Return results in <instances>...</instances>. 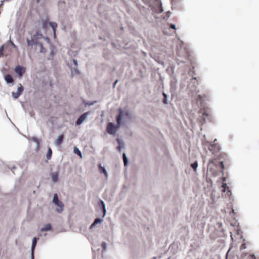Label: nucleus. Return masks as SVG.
<instances>
[{
	"label": "nucleus",
	"mask_w": 259,
	"mask_h": 259,
	"mask_svg": "<svg viewBox=\"0 0 259 259\" xmlns=\"http://www.w3.org/2000/svg\"><path fill=\"white\" fill-rule=\"evenodd\" d=\"M211 164L215 167L217 172L223 173L225 165H229V159L227 155L225 153H220L215 155V157L211 161Z\"/></svg>",
	"instance_id": "obj_1"
},
{
	"label": "nucleus",
	"mask_w": 259,
	"mask_h": 259,
	"mask_svg": "<svg viewBox=\"0 0 259 259\" xmlns=\"http://www.w3.org/2000/svg\"><path fill=\"white\" fill-rule=\"evenodd\" d=\"M53 202L56 206H58L59 208H57L56 209V211L58 213H61L63 210L64 204L63 203L59 200L58 196L57 194L54 195Z\"/></svg>",
	"instance_id": "obj_2"
},
{
	"label": "nucleus",
	"mask_w": 259,
	"mask_h": 259,
	"mask_svg": "<svg viewBox=\"0 0 259 259\" xmlns=\"http://www.w3.org/2000/svg\"><path fill=\"white\" fill-rule=\"evenodd\" d=\"M226 178L225 177H223L222 178L223 183L222 186V191L223 193L226 192V193L225 195L228 197H230L231 196V195H232V193H231V191H230V190L229 189V187L227 186V184L224 183L226 181Z\"/></svg>",
	"instance_id": "obj_3"
},
{
	"label": "nucleus",
	"mask_w": 259,
	"mask_h": 259,
	"mask_svg": "<svg viewBox=\"0 0 259 259\" xmlns=\"http://www.w3.org/2000/svg\"><path fill=\"white\" fill-rule=\"evenodd\" d=\"M118 111L119 114L117 116H119L121 119H122V118L129 117L130 115V111L126 108H124L123 110L122 108H120L118 109Z\"/></svg>",
	"instance_id": "obj_4"
},
{
	"label": "nucleus",
	"mask_w": 259,
	"mask_h": 259,
	"mask_svg": "<svg viewBox=\"0 0 259 259\" xmlns=\"http://www.w3.org/2000/svg\"><path fill=\"white\" fill-rule=\"evenodd\" d=\"M221 149L220 145L217 139H214L211 143V152L218 153Z\"/></svg>",
	"instance_id": "obj_5"
},
{
	"label": "nucleus",
	"mask_w": 259,
	"mask_h": 259,
	"mask_svg": "<svg viewBox=\"0 0 259 259\" xmlns=\"http://www.w3.org/2000/svg\"><path fill=\"white\" fill-rule=\"evenodd\" d=\"M106 131L110 135H114L116 133L115 125L112 122H109L107 126Z\"/></svg>",
	"instance_id": "obj_6"
},
{
	"label": "nucleus",
	"mask_w": 259,
	"mask_h": 259,
	"mask_svg": "<svg viewBox=\"0 0 259 259\" xmlns=\"http://www.w3.org/2000/svg\"><path fill=\"white\" fill-rule=\"evenodd\" d=\"M90 114V112H85L81 114L78 118L76 122V125H80L83 122L85 121L88 117V116Z\"/></svg>",
	"instance_id": "obj_7"
},
{
	"label": "nucleus",
	"mask_w": 259,
	"mask_h": 259,
	"mask_svg": "<svg viewBox=\"0 0 259 259\" xmlns=\"http://www.w3.org/2000/svg\"><path fill=\"white\" fill-rule=\"evenodd\" d=\"M23 91V87L21 83H19V87L17 89V92L16 93H15L14 92L12 93V97L15 99L18 98V97L21 95Z\"/></svg>",
	"instance_id": "obj_8"
},
{
	"label": "nucleus",
	"mask_w": 259,
	"mask_h": 259,
	"mask_svg": "<svg viewBox=\"0 0 259 259\" xmlns=\"http://www.w3.org/2000/svg\"><path fill=\"white\" fill-rule=\"evenodd\" d=\"M15 71L16 73L19 76H22L23 73L25 72V68L20 65H18L15 67Z\"/></svg>",
	"instance_id": "obj_9"
},
{
	"label": "nucleus",
	"mask_w": 259,
	"mask_h": 259,
	"mask_svg": "<svg viewBox=\"0 0 259 259\" xmlns=\"http://www.w3.org/2000/svg\"><path fill=\"white\" fill-rule=\"evenodd\" d=\"M99 170L101 174H103L107 178L108 177V172L105 167L102 166L101 164L98 165Z\"/></svg>",
	"instance_id": "obj_10"
},
{
	"label": "nucleus",
	"mask_w": 259,
	"mask_h": 259,
	"mask_svg": "<svg viewBox=\"0 0 259 259\" xmlns=\"http://www.w3.org/2000/svg\"><path fill=\"white\" fill-rule=\"evenodd\" d=\"M5 79L6 82L8 84L13 83L14 81V79L12 76L10 74H8L5 75Z\"/></svg>",
	"instance_id": "obj_11"
},
{
	"label": "nucleus",
	"mask_w": 259,
	"mask_h": 259,
	"mask_svg": "<svg viewBox=\"0 0 259 259\" xmlns=\"http://www.w3.org/2000/svg\"><path fill=\"white\" fill-rule=\"evenodd\" d=\"M26 40L28 46L31 47H32L33 45H37V44L38 42V41H36L32 37H31V39L27 38Z\"/></svg>",
	"instance_id": "obj_12"
},
{
	"label": "nucleus",
	"mask_w": 259,
	"mask_h": 259,
	"mask_svg": "<svg viewBox=\"0 0 259 259\" xmlns=\"http://www.w3.org/2000/svg\"><path fill=\"white\" fill-rule=\"evenodd\" d=\"M103 222V219H100V218H96L95 220H94V222H93V224H92V225L90 226V228L91 229L94 228L95 227V226L98 224H100V223H101Z\"/></svg>",
	"instance_id": "obj_13"
},
{
	"label": "nucleus",
	"mask_w": 259,
	"mask_h": 259,
	"mask_svg": "<svg viewBox=\"0 0 259 259\" xmlns=\"http://www.w3.org/2000/svg\"><path fill=\"white\" fill-rule=\"evenodd\" d=\"M63 136L62 135H60L58 136L57 139L55 141L54 144L56 146L59 145L63 142Z\"/></svg>",
	"instance_id": "obj_14"
},
{
	"label": "nucleus",
	"mask_w": 259,
	"mask_h": 259,
	"mask_svg": "<svg viewBox=\"0 0 259 259\" xmlns=\"http://www.w3.org/2000/svg\"><path fill=\"white\" fill-rule=\"evenodd\" d=\"M241 259H256V257L254 254L245 253L242 255Z\"/></svg>",
	"instance_id": "obj_15"
},
{
	"label": "nucleus",
	"mask_w": 259,
	"mask_h": 259,
	"mask_svg": "<svg viewBox=\"0 0 259 259\" xmlns=\"http://www.w3.org/2000/svg\"><path fill=\"white\" fill-rule=\"evenodd\" d=\"M31 37L36 41H37V40L39 39L42 37V35L41 33L39 32L38 31H37L34 35L31 36Z\"/></svg>",
	"instance_id": "obj_16"
},
{
	"label": "nucleus",
	"mask_w": 259,
	"mask_h": 259,
	"mask_svg": "<svg viewBox=\"0 0 259 259\" xmlns=\"http://www.w3.org/2000/svg\"><path fill=\"white\" fill-rule=\"evenodd\" d=\"M51 178L52 181L54 183L58 181V172L56 171L51 174Z\"/></svg>",
	"instance_id": "obj_17"
},
{
	"label": "nucleus",
	"mask_w": 259,
	"mask_h": 259,
	"mask_svg": "<svg viewBox=\"0 0 259 259\" xmlns=\"http://www.w3.org/2000/svg\"><path fill=\"white\" fill-rule=\"evenodd\" d=\"M100 204L101 206V207H102L103 208V217H105V215H106V205H105V202L102 200H100Z\"/></svg>",
	"instance_id": "obj_18"
},
{
	"label": "nucleus",
	"mask_w": 259,
	"mask_h": 259,
	"mask_svg": "<svg viewBox=\"0 0 259 259\" xmlns=\"http://www.w3.org/2000/svg\"><path fill=\"white\" fill-rule=\"evenodd\" d=\"M37 238L36 237H34L32 239L31 250L34 251L36 243H37Z\"/></svg>",
	"instance_id": "obj_19"
},
{
	"label": "nucleus",
	"mask_w": 259,
	"mask_h": 259,
	"mask_svg": "<svg viewBox=\"0 0 259 259\" xmlns=\"http://www.w3.org/2000/svg\"><path fill=\"white\" fill-rule=\"evenodd\" d=\"M52 229L51 225L50 224H47L44 227L41 228L40 231L41 232H45L49 231Z\"/></svg>",
	"instance_id": "obj_20"
},
{
	"label": "nucleus",
	"mask_w": 259,
	"mask_h": 259,
	"mask_svg": "<svg viewBox=\"0 0 259 259\" xmlns=\"http://www.w3.org/2000/svg\"><path fill=\"white\" fill-rule=\"evenodd\" d=\"M49 24L52 27V29L53 30L54 33V35H55V31H56V28L57 27V24L56 22H50L49 23Z\"/></svg>",
	"instance_id": "obj_21"
},
{
	"label": "nucleus",
	"mask_w": 259,
	"mask_h": 259,
	"mask_svg": "<svg viewBox=\"0 0 259 259\" xmlns=\"http://www.w3.org/2000/svg\"><path fill=\"white\" fill-rule=\"evenodd\" d=\"M117 142L118 144V146L117 147V149H118V150L119 151H121L122 149L123 148L124 145L122 143V141L119 139H117Z\"/></svg>",
	"instance_id": "obj_22"
},
{
	"label": "nucleus",
	"mask_w": 259,
	"mask_h": 259,
	"mask_svg": "<svg viewBox=\"0 0 259 259\" xmlns=\"http://www.w3.org/2000/svg\"><path fill=\"white\" fill-rule=\"evenodd\" d=\"M217 228L218 231L222 233L223 232V228H222V224L221 222H218L217 224V226L215 227Z\"/></svg>",
	"instance_id": "obj_23"
},
{
	"label": "nucleus",
	"mask_w": 259,
	"mask_h": 259,
	"mask_svg": "<svg viewBox=\"0 0 259 259\" xmlns=\"http://www.w3.org/2000/svg\"><path fill=\"white\" fill-rule=\"evenodd\" d=\"M123 161L124 166H127L128 163V159L125 153H123L122 155Z\"/></svg>",
	"instance_id": "obj_24"
},
{
	"label": "nucleus",
	"mask_w": 259,
	"mask_h": 259,
	"mask_svg": "<svg viewBox=\"0 0 259 259\" xmlns=\"http://www.w3.org/2000/svg\"><path fill=\"white\" fill-rule=\"evenodd\" d=\"M52 151L51 149L49 147L48 150V152L47 154V158L48 160L50 159L52 156Z\"/></svg>",
	"instance_id": "obj_25"
},
{
	"label": "nucleus",
	"mask_w": 259,
	"mask_h": 259,
	"mask_svg": "<svg viewBox=\"0 0 259 259\" xmlns=\"http://www.w3.org/2000/svg\"><path fill=\"white\" fill-rule=\"evenodd\" d=\"M73 151H74V153L75 154H77L78 155L80 156V157H81L82 155H81V151H80V150L77 148V147H74V149H73Z\"/></svg>",
	"instance_id": "obj_26"
},
{
	"label": "nucleus",
	"mask_w": 259,
	"mask_h": 259,
	"mask_svg": "<svg viewBox=\"0 0 259 259\" xmlns=\"http://www.w3.org/2000/svg\"><path fill=\"white\" fill-rule=\"evenodd\" d=\"M48 23L47 20H42V27L44 29L46 30L47 29Z\"/></svg>",
	"instance_id": "obj_27"
},
{
	"label": "nucleus",
	"mask_w": 259,
	"mask_h": 259,
	"mask_svg": "<svg viewBox=\"0 0 259 259\" xmlns=\"http://www.w3.org/2000/svg\"><path fill=\"white\" fill-rule=\"evenodd\" d=\"M121 119L119 116H117V124L115 125L116 128L120 127L121 125Z\"/></svg>",
	"instance_id": "obj_28"
},
{
	"label": "nucleus",
	"mask_w": 259,
	"mask_h": 259,
	"mask_svg": "<svg viewBox=\"0 0 259 259\" xmlns=\"http://www.w3.org/2000/svg\"><path fill=\"white\" fill-rule=\"evenodd\" d=\"M191 167L196 171V169L198 167V162L197 161L191 164Z\"/></svg>",
	"instance_id": "obj_29"
},
{
	"label": "nucleus",
	"mask_w": 259,
	"mask_h": 259,
	"mask_svg": "<svg viewBox=\"0 0 259 259\" xmlns=\"http://www.w3.org/2000/svg\"><path fill=\"white\" fill-rule=\"evenodd\" d=\"M37 46H38L40 48V53H44L45 49L43 47L42 44L41 42H38Z\"/></svg>",
	"instance_id": "obj_30"
},
{
	"label": "nucleus",
	"mask_w": 259,
	"mask_h": 259,
	"mask_svg": "<svg viewBox=\"0 0 259 259\" xmlns=\"http://www.w3.org/2000/svg\"><path fill=\"white\" fill-rule=\"evenodd\" d=\"M102 247H103V249L105 251H106L107 250V244L106 242H103L102 244Z\"/></svg>",
	"instance_id": "obj_31"
},
{
	"label": "nucleus",
	"mask_w": 259,
	"mask_h": 259,
	"mask_svg": "<svg viewBox=\"0 0 259 259\" xmlns=\"http://www.w3.org/2000/svg\"><path fill=\"white\" fill-rule=\"evenodd\" d=\"M162 95H163V96L164 97V101H163V102H164V103L165 104H167V95L164 92H163Z\"/></svg>",
	"instance_id": "obj_32"
},
{
	"label": "nucleus",
	"mask_w": 259,
	"mask_h": 259,
	"mask_svg": "<svg viewBox=\"0 0 259 259\" xmlns=\"http://www.w3.org/2000/svg\"><path fill=\"white\" fill-rule=\"evenodd\" d=\"M171 15V12L168 11L166 12V16L164 17L163 19L165 20H167V19L170 17Z\"/></svg>",
	"instance_id": "obj_33"
},
{
	"label": "nucleus",
	"mask_w": 259,
	"mask_h": 259,
	"mask_svg": "<svg viewBox=\"0 0 259 259\" xmlns=\"http://www.w3.org/2000/svg\"><path fill=\"white\" fill-rule=\"evenodd\" d=\"M4 49V45L0 47V57L3 55V52Z\"/></svg>",
	"instance_id": "obj_34"
},
{
	"label": "nucleus",
	"mask_w": 259,
	"mask_h": 259,
	"mask_svg": "<svg viewBox=\"0 0 259 259\" xmlns=\"http://www.w3.org/2000/svg\"><path fill=\"white\" fill-rule=\"evenodd\" d=\"M72 74L75 73V74H78L79 73V70L77 69H74L71 71Z\"/></svg>",
	"instance_id": "obj_35"
},
{
	"label": "nucleus",
	"mask_w": 259,
	"mask_h": 259,
	"mask_svg": "<svg viewBox=\"0 0 259 259\" xmlns=\"http://www.w3.org/2000/svg\"><path fill=\"white\" fill-rule=\"evenodd\" d=\"M9 41H10V44L12 45V46L14 49H17V46L13 43V42L12 41H11V39H10Z\"/></svg>",
	"instance_id": "obj_36"
},
{
	"label": "nucleus",
	"mask_w": 259,
	"mask_h": 259,
	"mask_svg": "<svg viewBox=\"0 0 259 259\" xmlns=\"http://www.w3.org/2000/svg\"><path fill=\"white\" fill-rule=\"evenodd\" d=\"M246 248L245 243H243L240 246V250L244 249Z\"/></svg>",
	"instance_id": "obj_37"
},
{
	"label": "nucleus",
	"mask_w": 259,
	"mask_h": 259,
	"mask_svg": "<svg viewBox=\"0 0 259 259\" xmlns=\"http://www.w3.org/2000/svg\"><path fill=\"white\" fill-rule=\"evenodd\" d=\"M162 3L161 2H159V7H160V13H161L163 12V10L162 7Z\"/></svg>",
	"instance_id": "obj_38"
},
{
	"label": "nucleus",
	"mask_w": 259,
	"mask_h": 259,
	"mask_svg": "<svg viewBox=\"0 0 259 259\" xmlns=\"http://www.w3.org/2000/svg\"><path fill=\"white\" fill-rule=\"evenodd\" d=\"M176 82L175 81H172L171 82V87L176 88Z\"/></svg>",
	"instance_id": "obj_39"
},
{
	"label": "nucleus",
	"mask_w": 259,
	"mask_h": 259,
	"mask_svg": "<svg viewBox=\"0 0 259 259\" xmlns=\"http://www.w3.org/2000/svg\"><path fill=\"white\" fill-rule=\"evenodd\" d=\"M72 61H73V64L75 65V66H77L78 65V62L76 60H75V59H73L72 60Z\"/></svg>",
	"instance_id": "obj_40"
},
{
	"label": "nucleus",
	"mask_w": 259,
	"mask_h": 259,
	"mask_svg": "<svg viewBox=\"0 0 259 259\" xmlns=\"http://www.w3.org/2000/svg\"><path fill=\"white\" fill-rule=\"evenodd\" d=\"M34 251L33 250H31V258L34 259Z\"/></svg>",
	"instance_id": "obj_41"
},
{
	"label": "nucleus",
	"mask_w": 259,
	"mask_h": 259,
	"mask_svg": "<svg viewBox=\"0 0 259 259\" xmlns=\"http://www.w3.org/2000/svg\"><path fill=\"white\" fill-rule=\"evenodd\" d=\"M170 28L173 29H176V26L175 24H170Z\"/></svg>",
	"instance_id": "obj_42"
},
{
	"label": "nucleus",
	"mask_w": 259,
	"mask_h": 259,
	"mask_svg": "<svg viewBox=\"0 0 259 259\" xmlns=\"http://www.w3.org/2000/svg\"><path fill=\"white\" fill-rule=\"evenodd\" d=\"M117 82H118V80H116L113 82V88H115V86H116V84H117Z\"/></svg>",
	"instance_id": "obj_43"
},
{
	"label": "nucleus",
	"mask_w": 259,
	"mask_h": 259,
	"mask_svg": "<svg viewBox=\"0 0 259 259\" xmlns=\"http://www.w3.org/2000/svg\"><path fill=\"white\" fill-rule=\"evenodd\" d=\"M36 1L37 3H39L40 1V0H36Z\"/></svg>",
	"instance_id": "obj_44"
},
{
	"label": "nucleus",
	"mask_w": 259,
	"mask_h": 259,
	"mask_svg": "<svg viewBox=\"0 0 259 259\" xmlns=\"http://www.w3.org/2000/svg\"><path fill=\"white\" fill-rule=\"evenodd\" d=\"M232 213H234V210H233V209H232Z\"/></svg>",
	"instance_id": "obj_45"
},
{
	"label": "nucleus",
	"mask_w": 259,
	"mask_h": 259,
	"mask_svg": "<svg viewBox=\"0 0 259 259\" xmlns=\"http://www.w3.org/2000/svg\"><path fill=\"white\" fill-rule=\"evenodd\" d=\"M193 79L196 80V78H193Z\"/></svg>",
	"instance_id": "obj_46"
},
{
	"label": "nucleus",
	"mask_w": 259,
	"mask_h": 259,
	"mask_svg": "<svg viewBox=\"0 0 259 259\" xmlns=\"http://www.w3.org/2000/svg\"><path fill=\"white\" fill-rule=\"evenodd\" d=\"M209 164L210 163V160H209Z\"/></svg>",
	"instance_id": "obj_47"
},
{
	"label": "nucleus",
	"mask_w": 259,
	"mask_h": 259,
	"mask_svg": "<svg viewBox=\"0 0 259 259\" xmlns=\"http://www.w3.org/2000/svg\"><path fill=\"white\" fill-rule=\"evenodd\" d=\"M13 168H15V166H14L13 167Z\"/></svg>",
	"instance_id": "obj_48"
},
{
	"label": "nucleus",
	"mask_w": 259,
	"mask_h": 259,
	"mask_svg": "<svg viewBox=\"0 0 259 259\" xmlns=\"http://www.w3.org/2000/svg\"><path fill=\"white\" fill-rule=\"evenodd\" d=\"M168 259H169V257Z\"/></svg>",
	"instance_id": "obj_49"
}]
</instances>
